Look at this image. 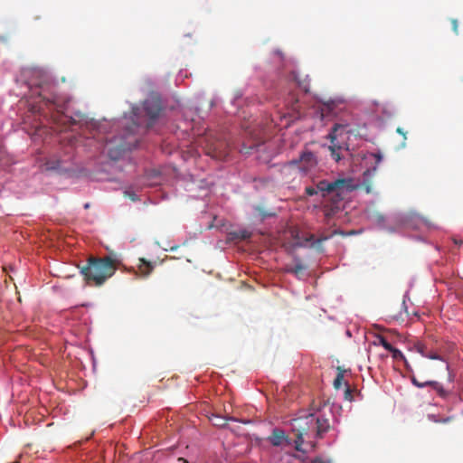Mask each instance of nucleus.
Listing matches in <instances>:
<instances>
[{
    "mask_svg": "<svg viewBox=\"0 0 463 463\" xmlns=\"http://www.w3.org/2000/svg\"><path fill=\"white\" fill-rule=\"evenodd\" d=\"M326 407L327 404L326 402L321 406V402L318 404L313 402L312 412L293 420L292 430L296 436L294 439L296 450L307 452V449L305 445L313 448L315 446V439H322L330 430L329 420L323 413V410Z\"/></svg>",
    "mask_w": 463,
    "mask_h": 463,
    "instance_id": "nucleus-1",
    "label": "nucleus"
},
{
    "mask_svg": "<svg viewBox=\"0 0 463 463\" xmlns=\"http://www.w3.org/2000/svg\"><path fill=\"white\" fill-rule=\"evenodd\" d=\"M121 263L120 256L115 252L103 258L90 256L87 264L80 268V273L87 281H93L96 286H101L114 275Z\"/></svg>",
    "mask_w": 463,
    "mask_h": 463,
    "instance_id": "nucleus-2",
    "label": "nucleus"
},
{
    "mask_svg": "<svg viewBox=\"0 0 463 463\" xmlns=\"http://www.w3.org/2000/svg\"><path fill=\"white\" fill-rule=\"evenodd\" d=\"M355 186L352 179L339 178L333 182L326 180L319 181L317 187L307 186L305 191L309 196L317 194L318 192L324 199H328L330 204H326L331 213L340 210V203L344 200L346 193L353 191Z\"/></svg>",
    "mask_w": 463,
    "mask_h": 463,
    "instance_id": "nucleus-3",
    "label": "nucleus"
},
{
    "mask_svg": "<svg viewBox=\"0 0 463 463\" xmlns=\"http://www.w3.org/2000/svg\"><path fill=\"white\" fill-rule=\"evenodd\" d=\"M347 128L348 125L345 124H335L331 132L328 134V138L331 142L329 149L333 158H335L336 162L341 159L339 151L343 149L348 150V145L345 139L351 131L347 130Z\"/></svg>",
    "mask_w": 463,
    "mask_h": 463,
    "instance_id": "nucleus-4",
    "label": "nucleus"
},
{
    "mask_svg": "<svg viewBox=\"0 0 463 463\" xmlns=\"http://www.w3.org/2000/svg\"><path fill=\"white\" fill-rule=\"evenodd\" d=\"M317 164V157L311 151H304L298 159L285 164L284 172L298 171L301 175H307Z\"/></svg>",
    "mask_w": 463,
    "mask_h": 463,
    "instance_id": "nucleus-5",
    "label": "nucleus"
},
{
    "mask_svg": "<svg viewBox=\"0 0 463 463\" xmlns=\"http://www.w3.org/2000/svg\"><path fill=\"white\" fill-rule=\"evenodd\" d=\"M141 109L145 112V115L148 117L149 119L151 120V122H149L146 126L147 128H149L152 127L153 121L158 118L162 110L161 102L157 98H148L143 102L141 109L133 108V115L138 118L141 114Z\"/></svg>",
    "mask_w": 463,
    "mask_h": 463,
    "instance_id": "nucleus-6",
    "label": "nucleus"
},
{
    "mask_svg": "<svg viewBox=\"0 0 463 463\" xmlns=\"http://www.w3.org/2000/svg\"><path fill=\"white\" fill-rule=\"evenodd\" d=\"M57 85L53 82H42L39 88L33 90L46 105H55L57 102Z\"/></svg>",
    "mask_w": 463,
    "mask_h": 463,
    "instance_id": "nucleus-7",
    "label": "nucleus"
},
{
    "mask_svg": "<svg viewBox=\"0 0 463 463\" xmlns=\"http://www.w3.org/2000/svg\"><path fill=\"white\" fill-rule=\"evenodd\" d=\"M268 440L275 447L288 448L294 446V440L289 439L286 435L285 431L279 428H275L272 430V433L270 436H269Z\"/></svg>",
    "mask_w": 463,
    "mask_h": 463,
    "instance_id": "nucleus-8",
    "label": "nucleus"
},
{
    "mask_svg": "<svg viewBox=\"0 0 463 463\" xmlns=\"http://www.w3.org/2000/svg\"><path fill=\"white\" fill-rule=\"evenodd\" d=\"M291 235L294 239V246L295 247H306L308 243H310L311 247H315L316 243L320 244L324 239L317 240L314 241L313 234L301 235L300 232L297 229L291 231Z\"/></svg>",
    "mask_w": 463,
    "mask_h": 463,
    "instance_id": "nucleus-9",
    "label": "nucleus"
},
{
    "mask_svg": "<svg viewBox=\"0 0 463 463\" xmlns=\"http://www.w3.org/2000/svg\"><path fill=\"white\" fill-rule=\"evenodd\" d=\"M294 265H287L285 271L295 275L298 279H300L304 272L307 270V266L304 264L301 260L298 257L294 258Z\"/></svg>",
    "mask_w": 463,
    "mask_h": 463,
    "instance_id": "nucleus-10",
    "label": "nucleus"
},
{
    "mask_svg": "<svg viewBox=\"0 0 463 463\" xmlns=\"http://www.w3.org/2000/svg\"><path fill=\"white\" fill-rule=\"evenodd\" d=\"M292 78L305 92L309 91L310 80L307 76L302 78L298 73L293 71Z\"/></svg>",
    "mask_w": 463,
    "mask_h": 463,
    "instance_id": "nucleus-11",
    "label": "nucleus"
},
{
    "mask_svg": "<svg viewBox=\"0 0 463 463\" xmlns=\"http://www.w3.org/2000/svg\"><path fill=\"white\" fill-rule=\"evenodd\" d=\"M427 386H430L442 398L447 397L449 394V392L444 389V387L439 382L429 381V382H427Z\"/></svg>",
    "mask_w": 463,
    "mask_h": 463,
    "instance_id": "nucleus-12",
    "label": "nucleus"
},
{
    "mask_svg": "<svg viewBox=\"0 0 463 463\" xmlns=\"http://www.w3.org/2000/svg\"><path fill=\"white\" fill-rule=\"evenodd\" d=\"M412 349L420 354L424 357H430V354H428L430 348L428 347V345L426 343L417 341L416 343H414ZM431 357L433 356L431 355Z\"/></svg>",
    "mask_w": 463,
    "mask_h": 463,
    "instance_id": "nucleus-13",
    "label": "nucleus"
},
{
    "mask_svg": "<svg viewBox=\"0 0 463 463\" xmlns=\"http://www.w3.org/2000/svg\"><path fill=\"white\" fill-rule=\"evenodd\" d=\"M139 261H140V265L138 268H139L140 272L143 274V276L149 275L154 269V266L152 265V263L149 261H146L145 259H140Z\"/></svg>",
    "mask_w": 463,
    "mask_h": 463,
    "instance_id": "nucleus-14",
    "label": "nucleus"
},
{
    "mask_svg": "<svg viewBox=\"0 0 463 463\" xmlns=\"http://www.w3.org/2000/svg\"><path fill=\"white\" fill-rule=\"evenodd\" d=\"M61 161L58 158H50L46 161L45 170H58L61 167Z\"/></svg>",
    "mask_w": 463,
    "mask_h": 463,
    "instance_id": "nucleus-15",
    "label": "nucleus"
},
{
    "mask_svg": "<svg viewBox=\"0 0 463 463\" xmlns=\"http://www.w3.org/2000/svg\"><path fill=\"white\" fill-rule=\"evenodd\" d=\"M228 420H233L234 419L233 418L227 419V418H223V417H221L218 415H213V417L210 418V420L213 422V424L215 426H219V427L225 426L227 424Z\"/></svg>",
    "mask_w": 463,
    "mask_h": 463,
    "instance_id": "nucleus-16",
    "label": "nucleus"
},
{
    "mask_svg": "<svg viewBox=\"0 0 463 463\" xmlns=\"http://www.w3.org/2000/svg\"><path fill=\"white\" fill-rule=\"evenodd\" d=\"M344 373L345 371L341 367H337V374L333 383L335 389L336 390L340 389L342 386L344 381Z\"/></svg>",
    "mask_w": 463,
    "mask_h": 463,
    "instance_id": "nucleus-17",
    "label": "nucleus"
},
{
    "mask_svg": "<svg viewBox=\"0 0 463 463\" xmlns=\"http://www.w3.org/2000/svg\"><path fill=\"white\" fill-rule=\"evenodd\" d=\"M390 353H392V356L394 360H402L406 362L405 356L397 348H394L392 346L391 349L388 350Z\"/></svg>",
    "mask_w": 463,
    "mask_h": 463,
    "instance_id": "nucleus-18",
    "label": "nucleus"
},
{
    "mask_svg": "<svg viewBox=\"0 0 463 463\" xmlns=\"http://www.w3.org/2000/svg\"><path fill=\"white\" fill-rule=\"evenodd\" d=\"M429 418L437 423H448L452 420V417L438 418L436 415H429Z\"/></svg>",
    "mask_w": 463,
    "mask_h": 463,
    "instance_id": "nucleus-19",
    "label": "nucleus"
},
{
    "mask_svg": "<svg viewBox=\"0 0 463 463\" xmlns=\"http://www.w3.org/2000/svg\"><path fill=\"white\" fill-rule=\"evenodd\" d=\"M377 339H378L379 344H380L382 346H383V348H384L385 350H387V351H388L389 349H391V348H392V345H391V344L386 340V338H385L384 336H383V335H379V336L377 337Z\"/></svg>",
    "mask_w": 463,
    "mask_h": 463,
    "instance_id": "nucleus-20",
    "label": "nucleus"
},
{
    "mask_svg": "<svg viewBox=\"0 0 463 463\" xmlns=\"http://www.w3.org/2000/svg\"><path fill=\"white\" fill-rule=\"evenodd\" d=\"M138 127H139V123L133 122L132 126L126 129L128 135L135 134L136 130L138 128Z\"/></svg>",
    "mask_w": 463,
    "mask_h": 463,
    "instance_id": "nucleus-21",
    "label": "nucleus"
},
{
    "mask_svg": "<svg viewBox=\"0 0 463 463\" xmlns=\"http://www.w3.org/2000/svg\"><path fill=\"white\" fill-rule=\"evenodd\" d=\"M345 399L349 402L353 401L352 390H351L350 386H348V385L346 386V389L345 391Z\"/></svg>",
    "mask_w": 463,
    "mask_h": 463,
    "instance_id": "nucleus-22",
    "label": "nucleus"
},
{
    "mask_svg": "<svg viewBox=\"0 0 463 463\" xmlns=\"http://www.w3.org/2000/svg\"><path fill=\"white\" fill-rule=\"evenodd\" d=\"M137 139L135 138L134 141L126 142L125 144H122V147L124 149H132L137 146Z\"/></svg>",
    "mask_w": 463,
    "mask_h": 463,
    "instance_id": "nucleus-23",
    "label": "nucleus"
},
{
    "mask_svg": "<svg viewBox=\"0 0 463 463\" xmlns=\"http://www.w3.org/2000/svg\"><path fill=\"white\" fill-rule=\"evenodd\" d=\"M452 31L455 33V34H458V22L457 19L452 18L450 20Z\"/></svg>",
    "mask_w": 463,
    "mask_h": 463,
    "instance_id": "nucleus-24",
    "label": "nucleus"
},
{
    "mask_svg": "<svg viewBox=\"0 0 463 463\" xmlns=\"http://www.w3.org/2000/svg\"><path fill=\"white\" fill-rule=\"evenodd\" d=\"M411 382L418 388H423L427 386V382L420 383L415 377L411 378Z\"/></svg>",
    "mask_w": 463,
    "mask_h": 463,
    "instance_id": "nucleus-25",
    "label": "nucleus"
},
{
    "mask_svg": "<svg viewBox=\"0 0 463 463\" xmlns=\"http://www.w3.org/2000/svg\"><path fill=\"white\" fill-rule=\"evenodd\" d=\"M396 132L403 137L402 146H405V140L407 138L406 137V132L403 130V128H402L400 127L397 128Z\"/></svg>",
    "mask_w": 463,
    "mask_h": 463,
    "instance_id": "nucleus-26",
    "label": "nucleus"
},
{
    "mask_svg": "<svg viewBox=\"0 0 463 463\" xmlns=\"http://www.w3.org/2000/svg\"><path fill=\"white\" fill-rule=\"evenodd\" d=\"M428 354H430V356L431 355L434 356V357H428L429 359H432V360L441 359V357L437 354V352H435L431 349H429Z\"/></svg>",
    "mask_w": 463,
    "mask_h": 463,
    "instance_id": "nucleus-27",
    "label": "nucleus"
},
{
    "mask_svg": "<svg viewBox=\"0 0 463 463\" xmlns=\"http://www.w3.org/2000/svg\"><path fill=\"white\" fill-rule=\"evenodd\" d=\"M312 463H332L330 460H323L319 458H315Z\"/></svg>",
    "mask_w": 463,
    "mask_h": 463,
    "instance_id": "nucleus-28",
    "label": "nucleus"
},
{
    "mask_svg": "<svg viewBox=\"0 0 463 463\" xmlns=\"http://www.w3.org/2000/svg\"><path fill=\"white\" fill-rule=\"evenodd\" d=\"M208 155H210L211 156L213 157H215V158H220L222 156L217 154V152H215V150H213V152H208Z\"/></svg>",
    "mask_w": 463,
    "mask_h": 463,
    "instance_id": "nucleus-29",
    "label": "nucleus"
},
{
    "mask_svg": "<svg viewBox=\"0 0 463 463\" xmlns=\"http://www.w3.org/2000/svg\"><path fill=\"white\" fill-rule=\"evenodd\" d=\"M89 207H90V203H85L84 208L88 209Z\"/></svg>",
    "mask_w": 463,
    "mask_h": 463,
    "instance_id": "nucleus-30",
    "label": "nucleus"
},
{
    "mask_svg": "<svg viewBox=\"0 0 463 463\" xmlns=\"http://www.w3.org/2000/svg\"><path fill=\"white\" fill-rule=\"evenodd\" d=\"M179 459L183 460L184 463H188V461L186 459L183 458H180Z\"/></svg>",
    "mask_w": 463,
    "mask_h": 463,
    "instance_id": "nucleus-31",
    "label": "nucleus"
}]
</instances>
